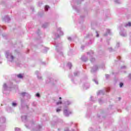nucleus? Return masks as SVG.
I'll return each instance as SVG.
<instances>
[{
    "label": "nucleus",
    "instance_id": "ddd939ff",
    "mask_svg": "<svg viewBox=\"0 0 131 131\" xmlns=\"http://www.w3.org/2000/svg\"><path fill=\"white\" fill-rule=\"evenodd\" d=\"M25 94V93H23V94Z\"/></svg>",
    "mask_w": 131,
    "mask_h": 131
},
{
    "label": "nucleus",
    "instance_id": "4468645a",
    "mask_svg": "<svg viewBox=\"0 0 131 131\" xmlns=\"http://www.w3.org/2000/svg\"><path fill=\"white\" fill-rule=\"evenodd\" d=\"M97 36H99V35H97Z\"/></svg>",
    "mask_w": 131,
    "mask_h": 131
},
{
    "label": "nucleus",
    "instance_id": "f257e3e1",
    "mask_svg": "<svg viewBox=\"0 0 131 131\" xmlns=\"http://www.w3.org/2000/svg\"><path fill=\"white\" fill-rule=\"evenodd\" d=\"M63 112H64V115H66L67 116L69 115V114H70V113H71L70 112H69L68 110H65Z\"/></svg>",
    "mask_w": 131,
    "mask_h": 131
},
{
    "label": "nucleus",
    "instance_id": "20e7f679",
    "mask_svg": "<svg viewBox=\"0 0 131 131\" xmlns=\"http://www.w3.org/2000/svg\"><path fill=\"white\" fill-rule=\"evenodd\" d=\"M123 86V83H120V88H122Z\"/></svg>",
    "mask_w": 131,
    "mask_h": 131
},
{
    "label": "nucleus",
    "instance_id": "423d86ee",
    "mask_svg": "<svg viewBox=\"0 0 131 131\" xmlns=\"http://www.w3.org/2000/svg\"><path fill=\"white\" fill-rule=\"evenodd\" d=\"M60 104H62V101L57 102V105H60Z\"/></svg>",
    "mask_w": 131,
    "mask_h": 131
},
{
    "label": "nucleus",
    "instance_id": "f03ea898",
    "mask_svg": "<svg viewBox=\"0 0 131 131\" xmlns=\"http://www.w3.org/2000/svg\"><path fill=\"white\" fill-rule=\"evenodd\" d=\"M17 77H18V78H23V76H22L21 74H19L17 75Z\"/></svg>",
    "mask_w": 131,
    "mask_h": 131
},
{
    "label": "nucleus",
    "instance_id": "f8f14e48",
    "mask_svg": "<svg viewBox=\"0 0 131 131\" xmlns=\"http://www.w3.org/2000/svg\"><path fill=\"white\" fill-rule=\"evenodd\" d=\"M68 39H69L70 40L71 39V38H69Z\"/></svg>",
    "mask_w": 131,
    "mask_h": 131
},
{
    "label": "nucleus",
    "instance_id": "1a4fd4ad",
    "mask_svg": "<svg viewBox=\"0 0 131 131\" xmlns=\"http://www.w3.org/2000/svg\"><path fill=\"white\" fill-rule=\"evenodd\" d=\"M16 105H17L16 103H12V106H16Z\"/></svg>",
    "mask_w": 131,
    "mask_h": 131
},
{
    "label": "nucleus",
    "instance_id": "6e6552de",
    "mask_svg": "<svg viewBox=\"0 0 131 131\" xmlns=\"http://www.w3.org/2000/svg\"><path fill=\"white\" fill-rule=\"evenodd\" d=\"M11 58L13 60V59H15V57L13 55H11Z\"/></svg>",
    "mask_w": 131,
    "mask_h": 131
},
{
    "label": "nucleus",
    "instance_id": "7ed1b4c3",
    "mask_svg": "<svg viewBox=\"0 0 131 131\" xmlns=\"http://www.w3.org/2000/svg\"><path fill=\"white\" fill-rule=\"evenodd\" d=\"M50 8V6H45V11H48V10Z\"/></svg>",
    "mask_w": 131,
    "mask_h": 131
},
{
    "label": "nucleus",
    "instance_id": "0eeeda50",
    "mask_svg": "<svg viewBox=\"0 0 131 131\" xmlns=\"http://www.w3.org/2000/svg\"><path fill=\"white\" fill-rule=\"evenodd\" d=\"M60 111H61V109L57 108L56 110V112H60Z\"/></svg>",
    "mask_w": 131,
    "mask_h": 131
},
{
    "label": "nucleus",
    "instance_id": "39448f33",
    "mask_svg": "<svg viewBox=\"0 0 131 131\" xmlns=\"http://www.w3.org/2000/svg\"><path fill=\"white\" fill-rule=\"evenodd\" d=\"M36 97H38V98H39L40 97V95H39V93H37L36 94Z\"/></svg>",
    "mask_w": 131,
    "mask_h": 131
},
{
    "label": "nucleus",
    "instance_id": "9b49d317",
    "mask_svg": "<svg viewBox=\"0 0 131 131\" xmlns=\"http://www.w3.org/2000/svg\"><path fill=\"white\" fill-rule=\"evenodd\" d=\"M61 99H62V98L59 97V100H61Z\"/></svg>",
    "mask_w": 131,
    "mask_h": 131
},
{
    "label": "nucleus",
    "instance_id": "9d476101",
    "mask_svg": "<svg viewBox=\"0 0 131 131\" xmlns=\"http://www.w3.org/2000/svg\"><path fill=\"white\" fill-rule=\"evenodd\" d=\"M128 26H131V23H128Z\"/></svg>",
    "mask_w": 131,
    "mask_h": 131
}]
</instances>
